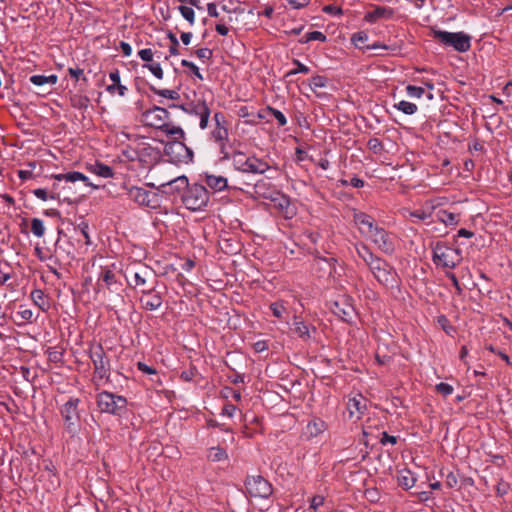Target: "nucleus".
Segmentation results:
<instances>
[{
	"mask_svg": "<svg viewBox=\"0 0 512 512\" xmlns=\"http://www.w3.org/2000/svg\"><path fill=\"white\" fill-rule=\"evenodd\" d=\"M358 257L369 268L375 280L387 289L398 287L399 277L396 269L385 259L374 254L364 242H357L354 245Z\"/></svg>",
	"mask_w": 512,
	"mask_h": 512,
	"instance_id": "nucleus-1",
	"label": "nucleus"
},
{
	"mask_svg": "<svg viewBox=\"0 0 512 512\" xmlns=\"http://www.w3.org/2000/svg\"><path fill=\"white\" fill-rule=\"evenodd\" d=\"M89 358L91 359L94 366L92 381L96 388H98L103 384V382L110 381V360L108 359L106 352L101 344H92L90 346Z\"/></svg>",
	"mask_w": 512,
	"mask_h": 512,
	"instance_id": "nucleus-2",
	"label": "nucleus"
},
{
	"mask_svg": "<svg viewBox=\"0 0 512 512\" xmlns=\"http://www.w3.org/2000/svg\"><path fill=\"white\" fill-rule=\"evenodd\" d=\"M123 285L117 278L114 270L109 267H101L98 279L96 282L95 292L102 294L104 297H121Z\"/></svg>",
	"mask_w": 512,
	"mask_h": 512,
	"instance_id": "nucleus-3",
	"label": "nucleus"
},
{
	"mask_svg": "<svg viewBox=\"0 0 512 512\" xmlns=\"http://www.w3.org/2000/svg\"><path fill=\"white\" fill-rule=\"evenodd\" d=\"M433 263L443 269H453L462 261L461 250L437 242L432 249Z\"/></svg>",
	"mask_w": 512,
	"mask_h": 512,
	"instance_id": "nucleus-4",
	"label": "nucleus"
},
{
	"mask_svg": "<svg viewBox=\"0 0 512 512\" xmlns=\"http://www.w3.org/2000/svg\"><path fill=\"white\" fill-rule=\"evenodd\" d=\"M96 404L101 413L122 416L127 410V399L109 391H101L96 395Z\"/></svg>",
	"mask_w": 512,
	"mask_h": 512,
	"instance_id": "nucleus-5",
	"label": "nucleus"
},
{
	"mask_svg": "<svg viewBox=\"0 0 512 512\" xmlns=\"http://www.w3.org/2000/svg\"><path fill=\"white\" fill-rule=\"evenodd\" d=\"M233 167L243 173L264 174L270 169L267 162L255 157L247 156L241 151H234L231 154Z\"/></svg>",
	"mask_w": 512,
	"mask_h": 512,
	"instance_id": "nucleus-6",
	"label": "nucleus"
},
{
	"mask_svg": "<svg viewBox=\"0 0 512 512\" xmlns=\"http://www.w3.org/2000/svg\"><path fill=\"white\" fill-rule=\"evenodd\" d=\"M432 36L442 45L452 47L455 51L464 53L471 48V37L464 32H448L432 29Z\"/></svg>",
	"mask_w": 512,
	"mask_h": 512,
	"instance_id": "nucleus-7",
	"label": "nucleus"
},
{
	"mask_svg": "<svg viewBox=\"0 0 512 512\" xmlns=\"http://www.w3.org/2000/svg\"><path fill=\"white\" fill-rule=\"evenodd\" d=\"M255 193L266 200H270L282 211L287 210L290 206V199L265 179L256 182Z\"/></svg>",
	"mask_w": 512,
	"mask_h": 512,
	"instance_id": "nucleus-8",
	"label": "nucleus"
},
{
	"mask_svg": "<svg viewBox=\"0 0 512 512\" xmlns=\"http://www.w3.org/2000/svg\"><path fill=\"white\" fill-rule=\"evenodd\" d=\"M209 201V194L203 185L194 184L188 187L182 197L183 205L191 211H200L204 209Z\"/></svg>",
	"mask_w": 512,
	"mask_h": 512,
	"instance_id": "nucleus-9",
	"label": "nucleus"
},
{
	"mask_svg": "<svg viewBox=\"0 0 512 512\" xmlns=\"http://www.w3.org/2000/svg\"><path fill=\"white\" fill-rule=\"evenodd\" d=\"M246 493L253 498L268 499L273 493L272 484L261 475H249L245 480Z\"/></svg>",
	"mask_w": 512,
	"mask_h": 512,
	"instance_id": "nucleus-10",
	"label": "nucleus"
},
{
	"mask_svg": "<svg viewBox=\"0 0 512 512\" xmlns=\"http://www.w3.org/2000/svg\"><path fill=\"white\" fill-rule=\"evenodd\" d=\"M126 190L128 198L137 205L152 210L160 207V198L157 193L138 186H131Z\"/></svg>",
	"mask_w": 512,
	"mask_h": 512,
	"instance_id": "nucleus-11",
	"label": "nucleus"
},
{
	"mask_svg": "<svg viewBox=\"0 0 512 512\" xmlns=\"http://www.w3.org/2000/svg\"><path fill=\"white\" fill-rule=\"evenodd\" d=\"M164 154L171 163L177 165L188 164L193 160V151L180 140L168 142L164 146Z\"/></svg>",
	"mask_w": 512,
	"mask_h": 512,
	"instance_id": "nucleus-12",
	"label": "nucleus"
},
{
	"mask_svg": "<svg viewBox=\"0 0 512 512\" xmlns=\"http://www.w3.org/2000/svg\"><path fill=\"white\" fill-rule=\"evenodd\" d=\"M80 399L77 397H70L60 408V414L64 421L65 429L74 434L78 430V423L80 420L78 406Z\"/></svg>",
	"mask_w": 512,
	"mask_h": 512,
	"instance_id": "nucleus-13",
	"label": "nucleus"
},
{
	"mask_svg": "<svg viewBox=\"0 0 512 512\" xmlns=\"http://www.w3.org/2000/svg\"><path fill=\"white\" fill-rule=\"evenodd\" d=\"M139 302L146 311L158 310L163 304V292L159 289V281L155 280L147 289L140 290Z\"/></svg>",
	"mask_w": 512,
	"mask_h": 512,
	"instance_id": "nucleus-14",
	"label": "nucleus"
},
{
	"mask_svg": "<svg viewBox=\"0 0 512 512\" xmlns=\"http://www.w3.org/2000/svg\"><path fill=\"white\" fill-rule=\"evenodd\" d=\"M384 254L391 255L395 251L394 238L383 227H380L368 238Z\"/></svg>",
	"mask_w": 512,
	"mask_h": 512,
	"instance_id": "nucleus-15",
	"label": "nucleus"
},
{
	"mask_svg": "<svg viewBox=\"0 0 512 512\" xmlns=\"http://www.w3.org/2000/svg\"><path fill=\"white\" fill-rule=\"evenodd\" d=\"M353 221L358 227L360 234L367 238L379 228L374 218L364 212H355L353 214Z\"/></svg>",
	"mask_w": 512,
	"mask_h": 512,
	"instance_id": "nucleus-16",
	"label": "nucleus"
},
{
	"mask_svg": "<svg viewBox=\"0 0 512 512\" xmlns=\"http://www.w3.org/2000/svg\"><path fill=\"white\" fill-rule=\"evenodd\" d=\"M144 116L150 126L160 129L162 126H164L165 123H167V120L170 117V113L163 107L154 106L147 110L144 113Z\"/></svg>",
	"mask_w": 512,
	"mask_h": 512,
	"instance_id": "nucleus-17",
	"label": "nucleus"
},
{
	"mask_svg": "<svg viewBox=\"0 0 512 512\" xmlns=\"http://www.w3.org/2000/svg\"><path fill=\"white\" fill-rule=\"evenodd\" d=\"M133 283H129L133 288L144 287L147 284L157 280L154 271L148 266H140L136 270L132 271Z\"/></svg>",
	"mask_w": 512,
	"mask_h": 512,
	"instance_id": "nucleus-18",
	"label": "nucleus"
},
{
	"mask_svg": "<svg viewBox=\"0 0 512 512\" xmlns=\"http://www.w3.org/2000/svg\"><path fill=\"white\" fill-rule=\"evenodd\" d=\"M189 187L188 178L184 175L175 177L167 182L161 183L159 186V190L166 194H174L184 190H187Z\"/></svg>",
	"mask_w": 512,
	"mask_h": 512,
	"instance_id": "nucleus-19",
	"label": "nucleus"
},
{
	"mask_svg": "<svg viewBox=\"0 0 512 512\" xmlns=\"http://www.w3.org/2000/svg\"><path fill=\"white\" fill-rule=\"evenodd\" d=\"M394 9L386 6H376L374 10L365 14L364 20L368 23H375L379 19L390 20L394 17Z\"/></svg>",
	"mask_w": 512,
	"mask_h": 512,
	"instance_id": "nucleus-20",
	"label": "nucleus"
},
{
	"mask_svg": "<svg viewBox=\"0 0 512 512\" xmlns=\"http://www.w3.org/2000/svg\"><path fill=\"white\" fill-rule=\"evenodd\" d=\"M332 312L343 321L349 322L354 315V308L346 300H338L331 307Z\"/></svg>",
	"mask_w": 512,
	"mask_h": 512,
	"instance_id": "nucleus-21",
	"label": "nucleus"
},
{
	"mask_svg": "<svg viewBox=\"0 0 512 512\" xmlns=\"http://www.w3.org/2000/svg\"><path fill=\"white\" fill-rule=\"evenodd\" d=\"M293 325L294 332L304 341L310 340L316 332V328L314 326L307 324L298 317H294Z\"/></svg>",
	"mask_w": 512,
	"mask_h": 512,
	"instance_id": "nucleus-22",
	"label": "nucleus"
},
{
	"mask_svg": "<svg viewBox=\"0 0 512 512\" xmlns=\"http://www.w3.org/2000/svg\"><path fill=\"white\" fill-rule=\"evenodd\" d=\"M52 177L58 181H65L71 183H74L76 181H82L85 183L86 186L97 188V186H94L91 182H89L87 176L78 171H72L64 174H54L52 175Z\"/></svg>",
	"mask_w": 512,
	"mask_h": 512,
	"instance_id": "nucleus-23",
	"label": "nucleus"
},
{
	"mask_svg": "<svg viewBox=\"0 0 512 512\" xmlns=\"http://www.w3.org/2000/svg\"><path fill=\"white\" fill-rule=\"evenodd\" d=\"M206 106H207L206 101L199 99L197 101H193V102H190L187 104H181V105L172 104L169 107L170 108H179L189 115L199 116L201 113L200 111H203V109Z\"/></svg>",
	"mask_w": 512,
	"mask_h": 512,
	"instance_id": "nucleus-24",
	"label": "nucleus"
},
{
	"mask_svg": "<svg viewBox=\"0 0 512 512\" xmlns=\"http://www.w3.org/2000/svg\"><path fill=\"white\" fill-rule=\"evenodd\" d=\"M206 185L216 192L223 191L228 186L227 178L223 176L208 175L205 176Z\"/></svg>",
	"mask_w": 512,
	"mask_h": 512,
	"instance_id": "nucleus-25",
	"label": "nucleus"
},
{
	"mask_svg": "<svg viewBox=\"0 0 512 512\" xmlns=\"http://www.w3.org/2000/svg\"><path fill=\"white\" fill-rule=\"evenodd\" d=\"M327 429L326 423L320 418H314L306 425V434L309 437H317Z\"/></svg>",
	"mask_w": 512,
	"mask_h": 512,
	"instance_id": "nucleus-26",
	"label": "nucleus"
},
{
	"mask_svg": "<svg viewBox=\"0 0 512 512\" xmlns=\"http://www.w3.org/2000/svg\"><path fill=\"white\" fill-rule=\"evenodd\" d=\"M347 408L351 416H353L355 413L362 415L366 409L365 399L361 395H359V397H353L349 399ZM359 417L360 416H358V418Z\"/></svg>",
	"mask_w": 512,
	"mask_h": 512,
	"instance_id": "nucleus-27",
	"label": "nucleus"
},
{
	"mask_svg": "<svg viewBox=\"0 0 512 512\" xmlns=\"http://www.w3.org/2000/svg\"><path fill=\"white\" fill-rule=\"evenodd\" d=\"M30 296L34 304L38 306L42 311H47L49 309L50 303L47 299V296L41 289H34Z\"/></svg>",
	"mask_w": 512,
	"mask_h": 512,
	"instance_id": "nucleus-28",
	"label": "nucleus"
},
{
	"mask_svg": "<svg viewBox=\"0 0 512 512\" xmlns=\"http://www.w3.org/2000/svg\"><path fill=\"white\" fill-rule=\"evenodd\" d=\"M397 480L398 484L406 490L411 489L416 483L414 474L409 470L400 471Z\"/></svg>",
	"mask_w": 512,
	"mask_h": 512,
	"instance_id": "nucleus-29",
	"label": "nucleus"
},
{
	"mask_svg": "<svg viewBox=\"0 0 512 512\" xmlns=\"http://www.w3.org/2000/svg\"><path fill=\"white\" fill-rule=\"evenodd\" d=\"M437 219L447 226H455L459 222V215L449 212L447 210H439L437 212Z\"/></svg>",
	"mask_w": 512,
	"mask_h": 512,
	"instance_id": "nucleus-30",
	"label": "nucleus"
},
{
	"mask_svg": "<svg viewBox=\"0 0 512 512\" xmlns=\"http://www.w3.org/2000/svg\"><path fill=\"white\" fill-rule=\"evenodd\" d=\"M207 458H208V460H210L212 462H220V461L227 460L228 454L225 451V449H223L219 446H214V447H211L208 449Z\"/></svg>",
	"mask_w": 512,
	"mask_h": 512,
	"instance_id": "nucleus-31",
	"label": "nucleus"
},
{
	"mask_svg": "<svg viewBox=\"0 0 512 512\" xmlns=\"http://www.w3.org/2000/svg\"><path fill=\"white\" fill-rule=\"evenodd\" d=\"M159 130L164 132L166 135L174 137L176 140L183 139L185 133L183 129L179 126H173L168 123H165Z\"/></svg>",
	"mask_w": 512,
	"mask_h": 512,
	"instance_id": "nucleus-32",
	"label": "nucleus"
},
{
	"mask_svg": "<svg viewBox=\"0 0 512 512\" xmlns=\"http://www.w3.org/2000/svg\"><path fill=\"white\" fill-rule=\"evenodd\" d=\"M57 76L56 75H32L30 77V82L33 83L36 86H43L46 84L54 85L57 82Z\"/></svg>",
	"mask_w": 512,
	"mask_h": 512,
	"instance_id": "nucleus-33",
	"label": "nucleus"
},
{
	"mask_svg": "<svg viewBox=\"0 0 512 512\" xmlns=\"http://www.w3.org/2000/svg\"><path fill=\"white\" fill-rule=\"evenodd\" d=\"M91 170L94 174L103 178H111L114 175L113 169L110 166L99 162H96Z\"/></svg>",
	"mask_w": 512,
	"mask_h": 512,
	"instance_id": "nucleus-34",
	"label": "nucleus"
},
{
	"mask_svg": "<svg viewBox=\"0 0 512 512\" xmlns=\"http://www.w3.org/2000/svg\"><path fill=\"white\" fill-rule=\"evenodd\" d=\"M394 108L401 111L402 113L406 115H413L418 111V107L416 104L402 100L399 103L394 105Z\"/></svg>",
	"mask_w": 512,
	"mask_h": 512,
	"instance_id": "nucleus-35",
	"label": "nucleus"
},
{
	"mask_svg": "<svg viewBox=\"0 0 512 512\" xmlns=\"http://www.w3.org/2000/svg\"><path fill=\"white\" fill-rule=\"evenodd\" d=\"M150 90L161 97L170 99V100H178L180 98V94L176 90L170 89H158L155 86H150Z\"/></svg>",
	"mask_w": 512,
	"mask_h": 512,
	"instance_id": "nucleus-36",
	"label": "nucleus"
},
{
	"mask_svg": "<svg viewBox=\"0 0 512 512\" xmlns=\"http://www.w3.org/2000/svg\"><path fill=\"white\" fill-rule=\"evenodd\" d=\"M369 39V36L364 31H359L357 33H354L351 37V42L354 44L355 47L359 49H364L366 45H364Z\"/></svg>",
	"mask_w": 512,
	"mask_h": 512,
	"instance_id": "nucleus-37",
	"label": "nucleus"
},
{
	"mask_svg": "<svg viewBox=\"0 0 512 512\" xmlns=\"http://www.w3.org/2000/svg\"><path fill=\"white\" fill-rule=\"evenodd\" d=\"M31 232L38 238H41L44 236L45 233V226L41 219L39 218H33L31 220Z\"/></svg>",
	"mask_w": 512,
	"mask_h": 512,
	"instance_id": "nucleus-38",
	"label": "nucleus"
},
{
	"mask_svg": "<svg viewBox=\"0 0 512 512\" xmlns=\"http://www.w3.org/2000/svg\"><path fill=\"white\" fill-rule=\"evenodd\" d=\"M228 136V127H215L212 131V137L217 143L226 142L228 140Z\"/></svg>",
	"mask_w": 512,
	"mask_h": 512,
	"instance_id": "nucleus-39",
	"label": "nucleus"
},
{
	"mask_svg": "<svg viewBox=\"0 0 512 512\" xmlns=\"http://www.w3.org/2000/svg\"><path fill=\"white\" fill-rule=\"evenodd\" d=\"M143 68L148 69L157 79H160V80L163 79L164 73H163L160 63H158V62L145 63L143 65Z\"/></svg>",
	"mask_w": 512,
	"mask_h": 512,
	"instance_id": "nucleus-40",
	"label": "nucleus"
},
{
	"mask_svg": "<svg viewBox=\"0 0 512 512\" xmlns=\"http://www.w3.org/2000/svg\"><path fill=\"white\" fill-rule=\"evenodd\" d=\"M179 12L181 13L182 17L186 19L189 24L192 26L195 23V13L192 7L187 6H179L178 7Z\"/></svg>",
	"mask_w": 512,
	"mask_h": 512,
	"instance_id": "nucleus-41",
	"label": "nucleus"
},
{
	"mask_svg": "<svg viewBox=\"0 0 512 512\" xmlns=\"http://www.w3.org/2000/svg\"><path fill=\"white\" fill-rule=\"evenodd\" d=\"M327 85V78L324 76H314L309 81V87L312 91H316L317 88H323Z\"/></svg>",
	"mask_w": 512,
	"mask_h": 512,
	"instance_id": "nucleus-42",
	"label": "nucleus"
},
{
	"mask_svg": "<svg viewBox=\"0 0 512 512\" xmlns=\"http://www.w3.org/2000/svg\"><path fill=\"white\" fill-rule=\"evenodd\" d=\"M293 64L296 65V68L295 69H292L290 70L289 72H287L286 76L289 77V76H292V75H295V74H298V73H303V74H307L309 73L310 69L308 66L302 64L299 60L297 59H294L293 60Z\"/></svg>",
	"mask_w": 512,
	"mask_h": 512,
	"instance_id": "nucleus-43",
	"label": "nucleus"
},
{
	"mask_svg": "<svg viewBox=\"0 0 512 512\" xmlns=\"http://www.w3.org/2000/svg\"><path fill=\"white\" fill-rule=\"evenodd\" d=\"M200 115L198 116L200 121H199V127L204 130L208 127V122H209V118H210V114H211V110L209 108V106L207 105L203 111H200Z\"/></svg>",
	"mask_w": 512,
	"mask_h": 512,
	"instance_id": "nucleus-44",
	"label": "nucleus"
},
{
	"mask_svg": "<svg viewBox=\"0 0 512 512\" xmlns=\"http://www.w3.org/2000/svg\"><path fill=\"white\" fill-rule=\"evenodd\" d=\"M424 88L414 85L406 86V93L411 98H421L424 95Z\"/></svg>",
	"mask_w": 512,
	"mask_h": 512,
	"instance_id": "nucleus-45",
	"label": "nucleus"
},
{
	"mask_svg": "<svg viewBox=\"0 0 512 512\" xmlns=\"http://www.w3.org/2000/svg\"><path fill=\"white\" fill-rule=\"evenodd\" d=\"M267 111L274 116L279 126H285L287 124V119L280 110L268 106Z\"/></svg>",
	"mask_w": 512,
	"mask_h": 512,
	"instance_id": "nucleus-46",
	"label": "nucleus"
},
{
	"mask_svg": "<svg viewBox=\"0 0 512 512\" xmlns=\"http://www.w3.org/2000/svg\"><path fill=\"white\" fill-rule=\"evenodd\" d=\"M181 65L183 67H187L190 69L191 73L199 80H203V75L201 74L198 66H196L193 62L183 59L181 61Z\"/></svg>",
	"mask_w": 512,
	"mask_h": 512,
	"instance_id": "nucleus-47",
	"label": "nucleus"
},
{
	"mask_svg": "<svg viewBox=\"0 0 512 512\" xmlns=\"http://www.w3.org/2000/svg\"><path fill=\"white\" fill-rule=\"evenodd\" d=\"M48 359L51 362L58 363L63 359V353L55 347H50L47 350Z\"/></svg>",
	"mask_w": 512,
	"mask_h": 512,
	"instance_id": "nucleus-48",
	"label": "nucleus"
},
{
	"mask_svg": "<svg viewBox=\"0 0 512 512\" xmlns=\"http://www.w3.org/2000/svg\"><path fill=\"white\" fill-rule=\"evenodd\" d=\"M32 193L40 200L47 201L48 199H56L55 194H48L46 189L43 188H37L32 191Z\"/></svg>",
	"mask_w": 512,
	"mask_h": 512,
	"instance_id": "nucleus-49",
	"label": "nucleus"
},
{
	"mask_svg": "<svg viewBox=\"0 0 512 512\" xmlns=\"http://www.w3.org/2000/svg\"><path fill=\"white\" fill-rule=\"evenodd\" d=\"M167 37L171 42V46L169 48L170 55H178L179 54V50H178L179 41H178L177 37L172 32H169Z\"/></svg>",
	"mask_w": 512,
	"mask_h": 512,
	"instance_id": "nucleus-50",
	"label": "nucleus"
},
{
	"mask_svg": "<svg viewBox=\"0 0 512 512\" xmlns=\"http://www.w3.org/2000/svg\"><path fill=\"white\" fill-rule=\"evenodd\" d=\"M435 388H436L437 392H439L440 394H442L445 397L451 395L454 391V388L452 385H450L448 383H444V382L438 383Z\"/></svg>",
	"mask_w": 512,
	"mask_h": 512,
	"instance_id": "nucleus-51",
	"label": "nucleus"
},
{
	"mask_svg": "<svg viewBox=\"0 0 512 512\" xmlns=\"http://www.w3.org/2000/svg\"><path fill=\"white\" fill-rule=\"evenodd\" d=\"M140 59L146 63L153 62L154 52L150 48H144L138 51Z\"/></svg>",
	"mask_w": 512,
	"mask_h": 512,
	"instance_id": "nucleus-52",
	"label": "nucleus"
},
{
	"mask_svg": "<svg viewBox=\"0 0 512 512\" xmlns=\"http://www.w3.org/2000/svg\"><path fill=\"white\" fill-rule=\"evenodd\" d=\"M432 212L425 209H418L410 213V216L418 220L424 221L431 217Z\"/></svg>",
	"mask_w": 512,
	"mask_h": 512,
	"instance_id": "nucleus-53",
	"label": "nucleus"
},
{
	"mask_svg": "<svg viewBox=\"0 0 512 512\" xmlns=\"http://www.w3.org/2000/svg\"><path fill=\"white\" fill-rule=\"evenodd\" d=\"M368 148L374 153H379L383 149L382 142L378 138H371L367 142Z\"/></svg>",
	"mask_w": 512,
	"mask_h": 512,
	"instance_id": "nucleus-54",
	"label": "nucleus"
},
{
	"mask_svg": "<svg viewBox=\"0 0 512 512\" xmlns=\"http://www.w3.org/2000/svg\"><path fill=\"white\" fill-rule=\"evenodd\" d=\"M270 310L276 318L280 319L282 318L283 312L285 311V307L282 303L275 302L270 305Z\"/></svg>",
	"mask_w": 512,
	"mask_h": 512,
	"instance_id": "nucleus-55",
	"label": "nucleus"
},
{
	"mask_svg": "<svg viewBox=\"0 0 512 512\" xmlns=\"http://www.w3.org/2000/svg\"><path fill=\"white\" fill-rule=\"evenodd\" d=\"M196 56L201 60H210L212 58L213 52L209 48H200L195 51Z\"/></svg>",
	"mask_w": 512,
	"mask_h": 512,
	"instance_id": "nucleus-56",
	"label": "nucleus"
},
{
	"mask_svg": "<svg viewBox=\"0 0 512 512\" xmlns=\"http://www.w3.org/2000/svg\"><path fill=\"white\" fill-rule=\"evenodd\" d=\"M213 120L215 122L216 127H227L226 117L222 112H216L213 115Z\"/></svg>",
	"mask_w": 512,
	"mask_h": 512,
	"instance_id": "nucleus-57",
	"label": "nucleus"
},
{
	"mask_svg": "<svg viewBox=\"0 0 512 512\" xmlns=\"http://www.w3.org/2000/svg\"><path fill=\"white\" fill-rule=\"evenodd\" d=\"M78 230L80 231L81 235L85 238V243L87 245H89L91 242H90V237H89V226L86 222H81L79 225H78Z\"/></svg>",
	"mask_w": 512,
	"mask_h": 512,
	"instance_id": "nucleus-58",
	"label": "nucleus"
},
{
	"mask_svg": "<svg viewBox=\"0 0 512 512\" xmlns=\"http://www.w3.org/2000/svg\"><path fill=\"white\" fill-rule=\"evenodd\" d=\"M17 314L24 321H29L30 322L33 319V311L31 309H28V308H23L22 306L20 307V310L18 311Z\"/></svg>",
	"mask_w": 512,
	"mask_h": 512,
	"instance_id": "nucleus-59",
	"label": "nucleus"
},
{
	"mask_svg": "<svg viewBox=\"0 0 512 512\" xmlns=\"http://www.w3.org/2000/svg\"><path fill=\"white\" fill-rule=\"evenodd\" d=\"M324 500V497L321 495L313 496L310 502V508L313 510H317L320 506L324 504Z\"/></svg>",
	"mask_w": 512,
	"mask_h": 512,
	"instance_id": "nucleus-60",
	"label": "nucleus"
},
{
	"mask_svg": "<svg viewBox=\"0 0 512 512\" xmlns=\"http://www.w3.org/2000/svg\"><path fill=\"white\" fill-rule=\"evenodd\" d=\"M308 40L325 42L326 36L320 31L308 32Z\"/></svg>",
	"mask_w": 512,
	"mask_h": 512,
	"instance_id": "nucleus-61",
	"label": "nucleus"
},
{
	"mask_svg": "<svg viewBox=\"0 0 512 512\" xmlns=\"http://www.w3.org/2000/svg\"><path fill=\"white\" fill-rule=\"evenodd\" d=\"M380 443L382 445H386L388 443L392 444V445H395L397 443V437L396 436H391L387 432H383L382 433V437L380 439Z\"/></svg>",
	"mask_w": 512,
	"mask_h": 512,
	"instance_id": "nucleus-62",
	"label": "nucleus"
},
{
	"mask_svg": "<svg viewBox=\"0 0 512 512\" xmlns=\"http://www.w3.org/2000/svg\"><path fill=\"white\" fill-rule=\"evenodd\" d=\"M137 368H138L139 371H141V372H143L145 374L152 375V374H156L157 373L156 369H154L151 366H148L144 362H138L137 363Z\"/></svg>",
	"mask_w": 512,
	"mask_h": 512,
	"instance_id": "nucleus-63",
	"label": "nucleus"
},
{
	"mask_svg": "<svg viewBox=\"0 0 512 512\" xmlns=\"http://www.w3.org/2000/svg\"><path fill=\"white\" fill-rule=\"evenodd\" d=\"M237 408L235 405L233 404H225L222 408V412H221V415H225V416H228V417H233L235 412H236Z\"/></svg>",
	"mask_w": 512,
	"mask_h": 512,
	"instance_id": "nucleus-64",
	"label": "nucleus"
}]
</instances>
